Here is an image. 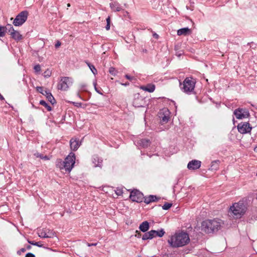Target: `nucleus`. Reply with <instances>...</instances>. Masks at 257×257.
Returning a JSON list of instances; mask_svg holds the SVG:
<instances>
[{
  "mask_svg": "<svg viewBox=\"0 0 257 257\" xmlns=\"http://www.w3.org/2000/svg\"><path fill=\"white\" fill-rule=\"evenodd\" d=\"M133 105L136 107L143 106L145 102L144 99L140 96L139 94L137 95L133 102Z\"/></svg>",
  "mask_w": 257,
  "mask_h": 257,
  "instance_id": "15",
  "label": "nucleus"
},
{
  "mask_svg": "<svg viewBox=\"0 0 257 257\" xmlns=\"http://www.w3.org/2000/svg\"><path fill=\"white\" fill-rule=\"evenodd\" d=\"M247 210L246 204L242 201L234 203L230 207V212L234 218H240L244 214Z\"/></svg>",
  "mask_w": 257,
  "mask_h": 257,
  "instance_id": "4",
  "label": "nucleus"
},
{
  "mask_svg": "<svg viewBox=\"0 0 257 257\" xmlns=\"http://www.w3.org/2000/svg\"><path fill=\"white\" fill-rule=\"evenodd\" d=\"M109 72L113 76H115L116 74V70L113 67H110L109 69Z\"/></svg>",
  "mask_w": 257,
  "mask_h": 257,
  "instance_id": "36",
  "label": "nucleus"
},
{
  "mask_svg": "<svg viewBox=\"0 0 257 257\" xmlns=\"http://www.w3.org/2000/svg\"><path fill=\"white\" fill-rule=\"evenodd\" d=\"M28 16V12L26 11L21 12L16 17L13 22V24L15 26H20L22 25L27 20Z\"/></svg>",
  "mask_w": 257,
  "mask_h": 257,
  "instance_id": "6",
  "label": "nucleus"
},
{
  "mask_svg": "<svg viewBox=\"0 0 257 257\" xmlns=\"http://www.w3.org/2000/svg\"><path fill=\"white\" fill-rule=\"evenodd\" d=\"M154 37L157 39L158 38V35H157V34H154Z\"/></svg>",
  "mask_w": 257,
  "mask_h": 257,
  "instance_id": "47",
  "label": "nucleus"
},
{
  "mask_svg": "<svg viewBox=\"0 0 257 257\" xmlns=\"http://www.w3.org/2000/svg\"><path fill=\"white\" fill-rule=\"evenodd\" d=\"M25 257H35V256L32 253H28L26 254Z\"/></svg>",
  "mask_w": 257,
  "mask_h": 257,
  "instance_id": "43",
  "label": "nucleus"
},
{
  "mask_svg": "<svg viewBox=\"0 0 257 257\" xmlns=\"http://www.w3.org/2000/svg\"><path fill=\"white\" fill-rule=\"evenodd\" d=\"M110 7L111 9L114 11L118 12L121 10V8L119 7L118 3L116 2L111 3L110 4Z\"/></svg>",
  "mask_w": 257,
  "mask_h": 257,
  "instance_id": "26",
  "label": "nucleus"
},
{
  "mask_svg": "<svg viewBox=\"0 0 257 257\" xmlns=\"http://www.w3.org/2000/svg\"><path fill=\"white\" fill-rule=\"evenodd\" d=\"M26 251V248H21L20 250L18 251L17 253L18 254H21V252H24Z\"/></svg>",
  "mask_w": 257,
  "mask_h": 257,
  "instance_id": "42",
  "label": "nucleus"
},
{
  "mask_svg": "<svg viewBox=\"0 0 257 257\" xmlns=\"http://www.w3.org/2000/svg\"><path fill=\"white\" fill-rule=\"evenodd\" d=\"M31 246L30 245H28L26 247L27 249L29 250L31 249Z\"/></svg>",
  "mask_w": 257,
  "mask_h": 257,
  "instance_id": "46",
  "label": "nucleus"
},
{
  "mask_svg": "<svg viewBox=\"0 0 257 257\" xmlns=\"http://www.w3.org/2000/svg\"><path fill=\"white\" fill-rule=\"evenodd\" d=\"M135 236L137 237H140L141 236V233L140 231L136 230L135 232Z\"/></svg>",
  "mask_w": 257,
  "mask_h": 257,
  "instance_id": "41",
  "label": "nucleus"
},
{
  "mask_svg": "<svg viewBox=\"0 0 257 257\" xmlns=\"http://www.w3.org/2000/svg\"><path fill=\"white\" fill-rule=\"evenodd\" d=\"M81 143L79 140H77L75 138H72L70 141V146L71 150L74 151L77 150L78 148L80 147Z\"/></svg>",
  "mask_w": 257,
  "mask_h": 257,
  "instance_id": "16",
  "label": "nucleus"
},
{
  "mask_svg": "<svg viewBox=\"0 0 257 257\" xmlns=\"http://www.w3.org/2000/svg\"><path fill=\"white\" fill-rule=\"evenodd\" d=\"M139 144L143 147L145 148L149 145L150 141L148 140L142 139L140 141Z\"/></svg>",
  "mask_w": 257,
  "mask_h": 257,
  "instance_id": "27",
  "label": "nucleus"
},
{
  "mask_svg": "<svg viewBox=\"0 0 257 257\" xmlns=\"http://www.w3.org/2000/svg\"><path fill=\"white\" fill-rule=\"evenodd\" d=\"M45 92L46 93L45 96L47 98L48 100L52 104L55 103V99L52 95V94L49 91H45Z\"/></svg>",
  "mask_w": 257,
  "mask_h": 257,
  "instance_id": "23",
  "label": "nucleus"
},
{
  "mask_svg": "<svg viewBox=\"0 0 257 257\" xmlns=\"http://www.w3.org/2000/svg\"><path fill=\"white\" fill-rule=\"evenodd\" d=\"M8 27H10L9 33L14 40L20 41L23 39L22 35L18 31L15 30L12 25L9 24Z\"/></svg>",
  "mask_w": 257,
  "mask_h": 257,
  "instance_id": "12",
  "label": "nucleus"
},
{
  "mask_svg": "<svg viewBox=\"0 0 257 257\" xmlns=\"http://www.w3.org/2000/svg\"><path fill=\"white\" fill-rule=\"evenodd\" d=\"M72 83L71 78L69 77H62L58 84V89L64 91L66 90Z\"/></svg>",
  "mask_w": 257,
  "mask_h": 257,
  "instance_id": "7",
  "label": "nucleus"
},
{
  "mask_svg": "<svg viewBox=\"0 0 257 257\" xmlns=\"http://www.w3.org/2000/svg\"><path fill=\"white\" fill-rule=\"evenodd\" d=\"M0 99L4 100V97L0 94Z\"/></svg>",
  "mask_w": 257,
  "mask_h": 257,
  "instance_id": "48",
  "label": "nucleus"
},
{
  "mask_svg": "<svg viewBox=\"0 0 257 257\" xmlns=\"http://www.w3.org/2000/svg\"><path fill=\"white\" fill-rule=\"evenodd\" d=\"M224 225V222L219 219H208L202 222V230L206 233H211L218 231Z\"/></svg>",
  "mask_w": 257,
  "mask_h": 257,
  "instance_id": "2",
  "label": "nucleus"
},
{
  "mask_svg": "<svg viewBox=\"0 0 257 257\" xmlns=\"http://www.w3.org/2000/svg\"><path fill=\"white\" fill-rule=\"evenodd\" d=\"M34 69L36 72H39L41 71V66L39 64L36 65L34 66Z\"/></svg>",
  "mask_w": 257,
  "mask_h": 257,
  "instance_id": "37",
  "label": "nucleus"
},
{
  "mask_svg": "<svg viewBox=\"0 0 257 257\" xmlns=\"http://www.w3.org/2000/svg\"><path fill=\"white\" fill-rule=\"evenodd\" d=\"M195 85V81L191 77L186 78L182 84H180L181 90L185 93L192 92L194 89Z\"/></svg>",
  "mask_w": 257,
  "mask_h": 257,
  "instance_id": "5",
  "label": "nucleus"
},
{
  "mask_svg": "<svg viewBox=\"0 0 257 257\" xmlns=\"http://www.w3.org/2000/svg\"><path fill=\"white\" fill-rule=\"evenodd\" d=\"M10 27H8V25L6 26H0V37H3L5 36L6 32H9Z\"/></svg>",
  "mask_w": 257,
  "mask_h": 257,
  "instance_id": "24",
  "label": "nucleus"
},
{
  "mask_svg": "<svg viewBox=\"0 0 257 257\" xmlns=\"http://www.w3.org/2000/svg\"><path fill=\"white\" fill-rule=\"evenodd\" d=\"M201 164V161L194 160L189 162L187 168L189 170H196L200 167Z\"/></svg>",
  "mask_w": 257,
  "mask_h": 257,
  "instance_id": "14",
  "label": "nucleus"
},
{
  "mask_svg": "<svg viewBox=\"0 0 257 257\" xmlns=\"http://www.w3.org/2000/svg\"><path fill=\"white\" fill-rule=\"evenodd\" d=\"M51 74V71L49 70H47L45 71L44 73V77H49L50 76Z\"/></svg>",
  "mask_w": 257,
  "mask_h": 257,
  "instance_id": "39",
  "label": "nucleus"
},
{
  "mask_svg": "<svg viewBox=\"0 0 257 257\" xmlns=\"http://www.w3.org/2000/svg\"><path fill=\"white\" fill-rule=\"evenodd\" d=\"M130 198L133 201L141 202L144 199V195L142 193L138 190H134L131 192Z\"/></svg>",
  "mask_w": 257,
  "mask_h": 257,
  "instance_id": "10",
  "label": "nucleus"
},
{
  "mask_svg": "<svg viewBox=\"0 0 257 257\" xmlns=\"http://www.w3.org/2000/svg\"><path fill=\"white\" fill-rule=\"evenodd\" d=\"M155 233H154V237L156 236L162 237L164 235L165 231L163 229H161L160 231L155 230Z\"/></svg>",
  "mask_w": 257,
  "mask_h": 257,
  "instance_id": "29",
  "label": "nucleus"
},
{
  "mask_svg": "<svg viewBox=\"0 0 257 257\" xmlns=\"http://www.w3.org/2000/svg\"><path fill=\"white\" fill-rule=\"evenodd\" d=\"M190 33V29L188 28H184L179 29L177 31V34L179 36L187 35Z\"/></svg>",
  "mask_w": 257,
  "mask_h": 257,
  "instance_id": "22",
  "label": "nucleus"
},
{
  "mask_svg": "<svg viewBox=\"0 0 257 257\" xmlns=\"http://www.w3.org/2000/svg\"><path fill=\"white\" fill-rule=\"evenodd\" d=\"M115 193L118 196L121 195L123 193L122 190L121 189L117 188L115 190Z\"/></svg>",
  "mask_w": 257,
  "mask_h": 257,
  "instance_id": "40",
  "label": "nucleus"
},
{
  "mask_svg": "<svg viewBox=\"0 0 257 257\" xmlns=\"http://www.w3.org/2000/svg\"><path fill=\"white\" fill-rule=\"evenodd\" d=\"M75 163V154L73 153H70L64 161L61 159L57 160L56 162V165L60 170H64L66 172H70L72 169Z\"/></svg>",
  "mask_w": 257,
  "mask_h": 257,
  "instance_id": "3",
  "label": "nucleus"
},
{
  "mask_svg": "<svg viewBox=\"0 0 257 257\" xmlns=\"http://www.w3.org/2000/svg\"><path fill=\"white\" fill-rule=\"evenodd\" d=\"M154 233H155L154 230H152L148 232L145 233L143 237V240L151 239L154 237Z\"/></svg>",
  "mask_w": 257,
  "mask_h": 257,
  "instance_id": "17",
  "label": "nucleus"
},
{
  "mask_svg": "<svg viewBox=\"0 0 257 257\" xmlns=\"http://www.w3.org/2000/svg\"><path fill=\"white\" fill-rule=\"evenodd\" d=\"M61 45V43L59 41H57V42L55 44V47L58 48Z\"/></svg>",
  "mask_w": 257,
  "mask_h": 257,
  "instance_id": "44",
  "label": "nucleus"
},
{
  "mask_svg": "<svg viewBox=\"0 0 257 257\" xmlns=\"http://www.w3.org/2000/svg\"><path fill=\"white\" fill-rule=\"evenodd\" d=\"M86 63L89 67L90 69L91 70V72L93 73V74L95 75L97 73V71L94 65H93L92 64H90L88 62H86Z\"/></svg>",
  "mask_w": 257,
  "mask_h": 257,
  "instance_id": "28",
  "label": "nucleus"
},
{
  "mask_svg": "<svg viewBox=\"0 0 257 257\" xmlns=\"http://www.w3.org/2000/svg\"><path fill=\"white\" fill-rule=\"evenodd\" d=\"M28 242L30 243L31 244L36 245L39 247H41L43 246V244H41L40 242H34L32 241H29L28 240Z\"/></svg>",
  "mask_w": 257,
  "mask_h": 257,
  "instance_id": "34",
  "label": "nucleus"
},
{
  "mask_svg": "<svg viewBox=\"0 0 257 257\" xmlns=\"http://www.w3.org/2000/svg\"><path fill=\"white\" fill-rule=\"evenodd\" d=\"M158 115L160 118L161 123L164 124L167 123L169 121L170 119V112L168 109L164 108L160 110V112H159Z\"/></svg>",
  "mask_w": 257,
  "mask_h": 257,
  "instance_id": "8",
  "label": "nucleus"
},
{
  "mask_svg": "<svg viewBox=\"0 0 257 257\" xmlns=\"http://www.w3.org/2000/svg\"><path fill=\"white\" fill-rule=\"evenodd\" d=\"M144 202L146 204H149L151 202H155L157 200V197L155 195H149L144 198Z\"/></svg>",
  "mask_w": 257,
  "mask_h": 257,
  "instance_id": "19",
  "label": "nucleus"
},
{
  "mask_svg": "<svg viewBox=\"0 0 257 257\" xmlns=\"http://www.w3.org/2000/svg\"><path fill=\"white\" fill-rule=\"evenodd\" d=\"M237 129L241 134H246L251 131L252 127L248 122H244L239 123L237 125Z\"/></svg>",
  "mask_w": 257,
  "mask_h": 257,
  "instance_id": "11",
  "label": "nucleus"
},
{
  "mask_svg": "<svg viewBox=\"0 0 257 257\" xmlns=\"http://www.w3.org/2000/svg\"><path fill=\"white\" fill-rule=\"evenodd\" d=\"M37 91L38 92H39L40 93H42V94H43L45 96V94H46V93L45 92V91H47L46 90H44V89H43V88L42 87H37Z\"/></svg>",
  "mask_w": 257,
  "mask_h": 257,
  "instance_id": "35",
  "label": "nucleus"
},
{
  "mask_svg": "<svg viewBox=\"0 0 257 257\" xmlns=\"http://www.w3.org/2000/svg\"><path fill=\"white\" fill-rule=\"evenodd\" d=\"M141 88L143 90L149 92H153L155 89V86L154 84H148L147 86H142L141 87Z\"/></svg>",
  "mask_w": 257,
  "mask_h": 257,
  "instance_id": "18",
  "label": "nucleus"
},
{
  "mask_svg": "<svg viewBox=\"0 0 257 257\" xmlns=\"http://www.w3.org/2000/svg\"><path fill=\"white\" fill-rule=\"evenodd\" d=\"M124 85H128V83H125V84H124Z\"/></svg>",
  "mask_w": 257,
  "mask_h": 257,
  "instance_id": "51",
  "label": "nucleus"
},
{
  "mask_svg": "<svg viewBox=\"0 0 257 257\" xmlns=\"http://www.w3.org/2000/svg\"><path fill=\"white\" fill-rule=\"evenodd\" d=\"M40 104L41 105L45 106L48 111L51 110V109H52L50 105H49L44 100H41L40 101Z\"/></svg>",
  "mask_w": 257,
  "mask_h": 257,
  "instance_id": "30",
  "label": "nucleus"
},
{
  "mask_svg": "<svg viewBox=\"0 0 257 257\" xmlns=\"http://www.w3.org/2000/svg\"><path fill=\"white\" fill-rule=\"evenodd\" d=\"M106 26L105 27V29L106 30H109L110 29V17H108L106 19Z\"/></svg>",
  "mask_w": 257,
  "mask_h": 257,
  "instance_id": "33",
  "label": "nucleus"
},
{
  "mask_svg": "<svg viewBox=\"0 0 257 257\" xmlns=\"http://www.w3.org/2000/svg\"><path fill=\"white\" fill-rule=\"evenodd\" d=\"M87 245L88 246H95L97 245V243H87Z\"/></svg>",
  "mask_w": 257,
  "mask_h": 257,
  "instance_id": "45",
  "label": "nucleus"
},
{
  "mask_svg": "<svg viewBox=\"0 0 257 257\" xmlns=\"http://www.w3.org/2000/svg\"><path fill=\"white\" fill-rule=\"evenodd\" d=\"M34 155L37 157V158H40L42 159H44V160H49V158L48 156H44L42 154H39L38 153H35L34 154Z\"/></svg>",
  "mask_w": 257,
  "mask_h": 257,
  "instance_id": "31",
  "label": "nucleus"
},
{
  "mask_svg": "<svg viewBox=\"0 0 257 257\" xmlns=\"http://www.w3.org/2000/svg\"><path fill=\"white\" fill-rule=\"evenodd\" d=\"M125 77L126 79H127L128 80H130V81H134V80H136V78H135V77H133V76H130V75H128V74H126V75H125Z\"/></svg>",
  "mask_w": 257,
  "mask_h": 257,
  "instance_id": "38",
  "label": "nucleus"
},
{
  "mask_svg": "<svg viewBox=\"0 0 257 257\" xmlns=\"http://www.w3.org/2000/svg\"><path fill=\"white\" fill-rule=\"evenodd\" d=\"M220 161L219 160H215L211 162L210 169L212 171H216L219 168Z\"/></svg>",
  "mask_w": 257,
  "mask_h": 257,
  "instance_id": "25",
  "label": "nucleus"
},
{
  "mask_svg": "<svg viewBox=\"0 0 257 257\" xmlns=\"http://www.w3.org/2000/svg\"><path fill=\"white\" fill-rule=\"evenodd\" d=\"M38 235L41 238H52L54 236V233L48 229H43L39 230Z\"/></svg>",
  "mask_w": 257,
  "mask_h": 257,
  "instance_id": "13",
  "label": "nucleus"
},
{
  "mask_svg": "<svg viewBox=\"0 0 257 257\" xmlns=\"http://www.w3.org/2000/svg\"><path fill=\"white\" fill-rule=\"evenodd\" d=\"M139 229L143 232H145L149 229V223L148 221L143 222L139 226Z\"/></svg>",
  "mask_w": 257,
  "mask_h": 257,
  "instance_id": "20",
  "label": "nucleus"
},
{
  "mask_svg": "<svg viewBox=\"0 0 257 257\" xmlns=\"http://www.w3.org/2000/svg\"><path fill=\"white\" fill-rule=\"evenodd\" d=\"M102 160L99 159L97 156H94L92 159V163L94 164V167H101Z\"/></svg>",
  "mask_w": 257,
  "mask_h": 257,
  "instance_id": "21",
  "label": "nucleus"
},
{
  "mask_svg": "<svg viewBox=\"0 0 257 257\" xmlns=\"http://www.w3.org/2000/svg\"><path fill=\"white\" fill-rule=\"evenodd\" d=\"M168 241L172 247H181L189 243L190 237L187 232L182 231L175 233Z\"/></svg>",
  "mask_w": 257,
  "mask_h": 257,
  "instance_id": "1",
  "label": "nucleus"
},
{
  "mask_svg": "<svg viewBox=\"0 0 257 257\" xmlns=\"http://www.w3.org/2000/svg\"><path fill=\"white\" fill-rule=\"evenodd\" d=\"M67 7H70V4H67Z\"/></svg>",
  "mask_w": 257,
  "mask_h": 257,
  "instance_id": "49",
  "label": "nucleus"
},
{
  "mask_svg": "<svg viewBox=\"0 0 257 257\" xmlns=\"http://www.w3.org/2000/svg\"><path fill=\"white\" fill-rule=\"evenodd\" d=\"M233 113L237 119L247 118L249 115L248 110L245 108H238L234 111Z\"/></svg>",
  "mask_w": 257,
  "mask_h": 257,
  "instance_id": "9",
  "label": "nucleus"
},
{
  "mask_svg": "<svg viewBox=\"0 0 257 257\" xmlns=\"http://www.w3.org/2000/svg\"><path fill=\"white\" fill-rule=\"evenodd\" d=\"M254 151L256 152L257 151V147L254 148Z\"/></svg>",
  "mask_w": 257,
  "mask_h": 257,
  "instance_id": "50",
  "label": "nucleus"
},
{
  "mask_svg": "<svg viewBox=\"0 0 257 257\" xmlns=\"http://www.w3.org/2000/svg\"><path fill=\"white\" fill-rule=\"evenodd\" d=\"M172 206V203H165L164 205L162 206V208L164 209V210H168L170 208H171V207Z\"/></svg>",
  "mask_w": 257,
  "mask_h": 257,
  "instance_id": "32",
  "label": "nucleus"
}]
</instances>
